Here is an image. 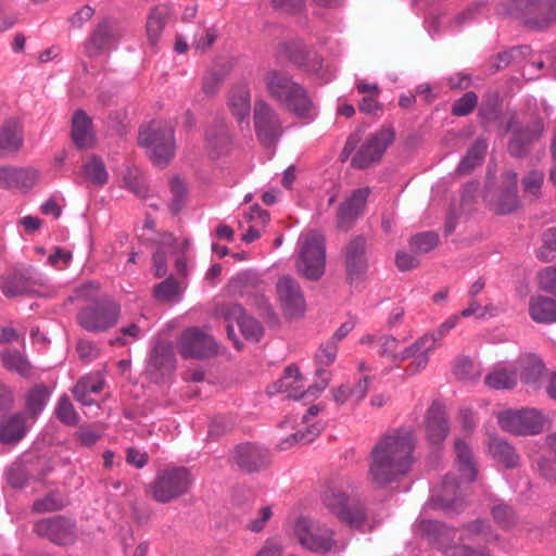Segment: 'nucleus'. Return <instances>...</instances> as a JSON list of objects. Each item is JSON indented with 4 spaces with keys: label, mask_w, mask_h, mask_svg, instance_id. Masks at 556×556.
<instances>
[{
    "label": "nucleus",
    "mask_w": 556,
    "mask_h": 556,
    "mask_svg": "<svg viewBox=\"0 0 556 556\" xmlns=\"http://www.w3.org/2000/svg\"><path fill=\"white\" fill-rule=\"evenodd\" d=\"M536 255L543 262L556 258V227L548 228L542 233V245Z\"/></svg>",
    "instance_id": "nucleus-55"
},
{
    "label": "nucleus",
    "mask_w": 556,
    "mask_h": 556,
    "mask_svg": "<svg viewBox=\"0 0 556 556\" xmlns=\"http://www.w3.org/2000/svg\"><path fill=\"white\" fill-rule=\"evenodd\" d=\"M34 286V278L29 270L14 271L3 278L0 289L7 298H14L31 292Z\"/></svg>",
    "instance_id": "nucleus-34"
},
{
    "label": "nucleus",
    "mask_w": 556,
    "mask_h": 556,
    "mask_svg": "<svg viewBox=\"0 0 556 556\" xmlns=\"http://www.w3.org/2000/svg\"><path fill=\"white\" fill-rule=\"evenodd\" d=\"M497 421L504 431L516 435H534L542 432L544 428L542 414L530 408L502 412Z\"/></svg>",
    "instance_id": "nucleus-13"
},
{
    "label": "nucleus",
    "mask_w": 556,
    "mask_h": 556,
    "mask_svg": "<svg viewBox=\"0 0 556 556\" xmlns=\"http://www.w3.org/2000/svg\"><path fill=\"white\" fill-rule=\"evenodd\" d=\"M177 349L186 359H205L217 354L214 338L198 327H190L180 334Z\"/></svg>",
    "instance_id": "nucleus-14"
},
{
    "label": "nucleus",
    "mask_w": 556,
    "mask_h": 556,
    "mask_svg": "<svg viewBox=\"0 0 556 556\" xmlns=\"http://www.w3.org/2000/svg\"><path fill=\"white\" fill-rule=\"evenodd\" d=\"M535 468L542 478L553 484H556V470L552 460L544 456H540L535 460Z\"/></svg>",
    "instance_id": "nucleus-63"
},
{
    "label": "nucleus",
    "mask_w": 556,
    "mask_h": 556,
    "mask_svg": "<svg viewBox=\"0 0 556 556\" xmlns=\"http://www.w3.org/2000/svg\"><path fill=\"white\" fill-rule=\"evenodd\" d=\"M1 361L5 369L16 371L23 377L33 375L31 365L17 350H7L1 353Z\"/></svg>",
    "instance_id": "nucleus-46"
},
{
    "label": "nucleus",
    "mask_w": 556,
    "mask_h": 556,
    "mask_svg": "<svg viewBox=\"0 0 556 556\" xmlns=\"http://www.w3.org/2000/svg\"><path fill=\"white\" fill-rule=\"evenodd\" d=\"M369 188H359L343 201L337 212V227L343 231L350 230L358 217L363 214Z\"/></svg>",
    "instance_id": "nucleus-21"
},
{
    "label": "nucleus",
    "mask_w": 556,
    "mask_h": 556,
    "mask_svg": "<svg viewBox=\"0 0 556 556\" xmlns=\"http://www.w3.org/2000/svg\"><path fill=\"white\" fill-rule=\"evenodd\" d=\"M421 535L437 549L442 551L448 556L450 548L453 545L457 529L447 527L445 523L435 520H421L418 525Z\"/></svg>",
    "instance_id": "nucleus-22"
},
{
    "label": "nucleus",
    "mask_w": 556,
    "mask_h": 556,
    "mask_svg": "<svg viewBox=\"0 0 556 556\" xmlns=\"http://www.w3.org/2000/svg\"><path fill=\"white\" fill-rule=\"evenodd\" d=\"M323 503L342 523L352 529H361L366 521L367 510L364 503L350 498L340 491L325 492Z\"/></svg>",
    "instance_id": "nucleus-11"
},
{
    "label": "nucleus",
    "mask_w": 556,
    "mask_h": 556,
    "mask_svg": "<svg viewBox=\"0 0 556 556\" xmlns=\"http://www.w3.org/2000/svg\"><path fill=\"white\" fill-rule=\"evenodd\" d=\"M207 142L213 149L219 150L230 142L228 129L223 119H215L205 130Z\"/></svg>",
    "instance_id": "nucleus-49"
},
{
    "label": "nucleus",
    "mask_w": 556,
    "mask_h": 556,
    "mask_svg": "<svg viewBox=\"0 0 556 556\" xmlns=\"http://www.w3.org/2000/svg\"><path fill=\"white\" fill-rule=\"evenodd\" d=\"M125 35L123 25L114 18H103L92 30L85 49L89 56H97L115 47Z\"/></svg>",
    "instance_id": "nucleus-16"
},
{
    "label": "nucleus",
    "mask_w": 556,
    "mask_h": 556,
    "mask_svg": "<svg viewBox=\"0 0 556 556\" xmlns=\"http://www.w3.org/2000/svg\"><path fill=\"white\" fill-rule=\"evenodd\" d=\"M16 189L28 191L39 180L40 173L37 168L33 166L27 167H16Z\"/></svg>",
    "instance_id": "nucleus-57"
},
{
    "label": "nucleus",
    "mask_w": 556,
    "mask_h": 556,
    "mask_svg": "<svg viewBox=\"0 0 556 556\" xmlns=\"http://www.w3.org/2000/svg\"><path fill=\"white\" fill-rule=\"evenodd\" d=\"M430 503L434 508L447 513L453 508L462 507V501L458 498V482L454 476L444 477L441 485L433 491Z\"/></svg>",
    "instance_id": "nucleus-27"
},
{
    "label": "nucleus",
    "mask_w": 556,
    "mask_h": 556,
    "mask_svg": "<svg viewBox=\"0 0 556 556\" xmlns=\"http://www.w3.org/2000/svg\"><path fill=\"white\" fill-rule=\"evenodd\" d=\"M194 478L191 471L182 466H172L160 469L154 480L149 484L152 498L161 504H167L186 495Z\"/></svg>",
    "instance_id": "nucleus-4"
},
{
    "label": "nucleus",
    "mask_w": 556,
    "mask_h": 556,
    "mask_svg": "<svg viewBox=\"0 0 556 556\" xmlns=\"http://www.w3.org/2000/svg\"><path fill=\"white\" fill-rule=\"evenodd\" d=\"M456 460L462 478L472 482L477 478V467L470 447L460 439L455 441Z\"/></svg>",
    "instance_id": "nucleus-41"
},
{
    "label": "nucleus",
    "mask_w": 556,
    "mask_h": 556,
    "mask_svg": "<svg viewBox=\"0 0 556 556\" xmlns=\"http://www.w3.org/2000/svg\"><path fill=\"white\" fill-rule=\"evenodd\" d=\"M450 425L446 419L444 406L434 401L426 416V434L430 444L439 447L447 437Z\"/></svg>",
    "instance_id": "nucleus-25"
},
{
    "label": "nucleus",
    "mask_w": 556,
    "mask_h": 556,
    "mask_svg": "<svg viewBox=\"0 0 556 556\" xmlns=\"http://www.w3.org/2000/svg\"><path fill=\"white\" fill-rule=\"evenodd\" d=\"M175 354L170 343L156 341L150 352L146 375L152 382H160L175 369Z\"/></svg>",
    "instance_id": "nucleus-18"
},
{
    "label": "nucleus",
    "mask_w": 556,
    "mask_h": 556,
    "mask_svg": "<svg viewBox=\"0 0 556 556\" xmlns=\"http://www.w3.org/2000/svg\"><path fill=\"white\" fill-rule=\"evenodd\" d=\"M300 251L295 261L298 273L304 278L317 281L325 274L326 239L324 235L311 231L301 236Z\"/></svg>",
    "instance_id": "nucleus-7"
},
{
    "label": "nucleus",
    "mask_w": 556,
    "mask_h": 556,
    "mask_svg": "<svg viewBox=\"0 0 556 556\" xmlns=\"http://www.w3.org/2000/svg\"><path fill=\"white\" fill-rule=\"evenodd\" d=\"M101 438V434L96 431L91 426H80L78 430L75 432V439L76 441L85 447H90L94 445L99 439Z\"/></svg>",
    "instance_id": "nucleus-61"
},
{
    "label": "nucleus",
    "mask_w": 556,
    "mask_h": 556,
    "mask_svg": "<svg viewBox=\"0 0 556 556\" xmlns=\"http://www.w3.org/2000/svg\"><path fill=\"white\" fill-rule=\"evenodd\" d=\"M66 505V497L60 492H50L33 503V511L38 514L51 513L62 509Z\"/></svg>",
    "instance_id": "nucleus-50"
},
{
    "label": "nucleus",
    "mask_w": 556,
    "mask_h": 556,
    "mask_svg": "<svg viewBox=\"0 0 556 556\" xmlns=\"http://www.w3.org/2000/svg\"><path fill=\"white\" fill-rule=\"evenodd\" d=\"M505 132H510L507 142L508 154L517 160H523L531 155L534 146L540 142L545 134L543 118L536 117L527 125H520L517 113H513L505 126Z\"/></svg>",
    "instance_id": "nucleus-6"
},
{
    "label": "nucleus",
    "mask_w": 556,
    "mask_h": 556,
    "mask_svg": "<svg viewBox=\"0 0 556 556\" xmlns=\"http://www.w3.org/2000/svg\"><path fill=\"white\" fill-rule=\"evenodd\" d=\"M548 372L543 361L536 355L529 354L520 358V380L528 390H541Z\"/></svg>",
    "instance_id": "nucleus-26"
},
{
    "label": "nucleus",
    "mask_w": 556,
    "mask_h": 556,
    "mask_svg": "<svg viewBox=\"0 0 556 556\" xmlns=\"http://www.w3.org/2000/svg\"><path fill=\"white\" fill-rule=\"evenodd\" d=\"M492 516L494 521L503 529H509L516 523V514L514 508L504 503L493 506Z\"/></svg>",
    "instance_id": "nucleus-56"
},
{
    "label": "nucleus",
    "mask_w": 556,
    "mask_h": 556,
    "mask_svg": "<svg viewBox=\"0 0 556 556\" xmlns=\"http://www.w3.org/2000/svg\"><path fill=\"white\" fill-rule=\"evenodd\" d=\"M317 380L314 384L309 386L306 390H302L301 381L303 377L295 365H290L285 369V375L274 383L273 392L288 393V396L294 400L304 397H317L329 384L331 375L324 368L316 370Z\"/></svg>",
    "instance_id": "nucleus-9"
},
{
    "label": "nucleus",
    "mask_w": 556,
    "mask_h": 556,
    "mask_svg": "<svg viewBox=\"0 0 556 556\" xmlns=\"http://www.w3.org/2000/svg\"><path fill=\"white\" fill-rule=\"evenodd\" d=\"M49 392L43 386H36L26 396V409L33 416L37 417L47 404Z\"/></svg>",
    "instance_id": "nucleus-52"
},
{
    "label": "nucleus",
    "mask_w": 556,
    "mask_h": 556,
    "mask_svg": "<svg viewBox=\"0 0 556 556\" xmlns=\"http://www.w3.org/2000/svg\"><path fill=\"white\" fill-rule=\"evenodd\" d=\"M217 313L226 321H236L242 336L249 341L258 342L264 334L261 323L248 315L239 303L222 304L217 307Z\"/></svg>",
    "instance_id": "nucleus-19"
},
{
    "label": "nucleus",
    "mask_w": 556,
    "mask_h": 556,
    "mask_svg": "<svg viewBox=\"0 0 556 556\" xmlns=\"http://www.w3.org/2000/svg\"><path fill=\"white\" fill-rule=\"evenodd\" d=\"M121 316V305L110 295L89 301L78 311L77 324L89 332H104L114 327Z\"/></svg>",
    "instance_id": "nucleus-5"
},
{
    "label": "nucleus",
    "mask_w": 556,
    "mask_h": 556,
    "mask_svg": "<svg viewBox=\"0 0 556 556\" xmlns=\"http://www.w3.org/2000/svg\"><path fill=\"white\" fill-rule=\"evenodd\" d=\"M26 434L25 418L16 414L0 422V441L4 444L15 443Z\"/></svg>",
    "instance_id": "nucleus-43"
},
{
    "label": "nucleus",
    "mask_w": 556,
    "mask_h": 556,
    "mask_svg": "<svg viewBox=\"0 0 556 556\" xmlns=\"http://www.w3.org/2000/svg\"><path fill=\"white\" fill-rule=\"evenodd\" d=\"M369 243L365 236L356 235L349 239L341 250L346 273V282L351 286L365 280L369 269Z\"/></svg>",
    "instance_id": "nucleus-10"
},
{
    "label": "nucleus",
    "mask_w": 556,
    "mask_h": 556,
    "mask_svg": "<svg viewBox=\"0 0 556 556\" xmlns=\"http://www.w3.org/2000/svg\"><path fill=\"white\" fill-rule=\"evenodd\" d=\"M181 293L180 283L173 275L157 283L153 290L155 300L162 303L178 301Z\"/></svg>",
    "instance_id": "nucleus-47"
},
{
    "label": "nucleus",
    "mask_w": 556,
    "mask_h": 556,
    "mask_svg": "<svg viewBox=\"0 0 556 556\" xmlns=\"http://www.w3.org/2000/svg\"><path fill=\"white\" fill-rule=\"evenodd\" d=\"M439 235L434 231L419 232L410 238V248L418 253H428L439 244Z\"/></svg>",
    "instance_id": "nucleus-53"
},
{
    "label": "nucleus",
    "mask_w": 556,
    "mask_h": 556,
    "mask_svg": "<svg viewBox=\"0 0 556 556\" xmlns=\"http://www.w3.org/2000/svg\"><path fill=\"white\" fill-rule=\"evenodd\" d=\"M488 142L484 138H478L467 150L466 155L460 160L455 173L459 176L470 174L477 166L481 165L486 153Z\"/></svg>",
    "instance_id": "nucleus-38"
},
{
    "label": "nucleus",
    "mask_w": 556,
    "mask_h": 556,
    "mask_svg": "<svg viewBox=\"0 0 556 556\" xmlns=\"http://www.w3.org/2000/svg\"><path fill=\"white\" fill-rule=\"evenodd\" d=\"M80 177L96 187H103L109 179L104 162L98 155H91L79 172Z\"/></svg>",
    "instance_id": "nucleus-42"
},
{
    "label": "nucleus",
    "mask_w": 556,
    "mask_h": 556,
    "mask_svg": "<svg viewBox=\"0 0 556 556\" xmlns=\"http://www.w3.org/2000/svg\"><path fill=\"white\" fill-rule=\"evenodd\" d=\"M72 142L80 150H92L98 143L92 118L81 109L72 115Z\"/></svg>",
    "instance_id": "nucleus-24"
},
{
    "label": "nucleus",
    "mask_w": 556,
    "mask_h": 556,
    "mask_svg": "<svg viewBox=\"0 0 556 556\" xmlns=\"http://www.w3.org/2000/svg\"><path fill=\"white\" fill-rule=\"evenodd\" d=\"M541 289L556 295V265L544 269L540 276Z\"/></svg>",
    "instance_id": "nucleus-64"
},
{
    "label": "nucleus",
    "mask_w": 556,
    "mask_h": 556,
    "mask_svg": "<svg viewBox=\"0 0 556 556\" xmlns=\"http://www.w3.org/2000/svg\"><path fill=\"white\" fill-rule=\"evenodd\" d=\"M253 119L258 140L265 147L275 146L282 135V124L278 113L264 100H256Z\"/></svg>",
    "instance_id": "nucleus-15"
},
{
    "label": "nucleus",
    "mask_w": 556,
    "mask_h": 556,
    "mask_svg": "<svg viewBox=\"0 0 556 556\" xmlns=\"http://www.w3.org/2000/svg\"><path fill=\"white\" fill-rule=\"evenodd\" d=\"M264 281L252 270H244L237 274L228 285L229 292L233 295L249 298L255 291L263 289Z\"/></svg>",
    "instance_id": "nucleus-35"
},
{
    "label": "nucleus",
    "mask_w": 556,
    "mask_h": 556,
    "mask_svg": "<svg viewBox=\"0 0 556 556\" xmlns=\"http://www.w3.org/2000/svg\"><path fill=\"white\" fill-rule=\"evenodd\" d=\"M282 105L298 118L314 119L317 115L316 105L302 85L296 87Z\"/></svg>",
    "instance_id": "nucleus-30"
},
{
    "label": "nucleus",
    "mask_w": 556,
    "mask_h": 556,
    "mask_svg": "<svg viewBox=\"0 0 556 556\" xmlns=\"http://www.w3.org/2000/svg\"><path fill=\"white\" fill-rule=\"evenodd\" d=\"M33 531L55 545H66L70 540V519L64 515L42 518L34 523Z\"/></svg>",
    "instance_id": "nucleus-23"
},
{
    "label": "nucleus",
    "mask_w": 556,
    "mask_h": 556,
    "mask_svg": "<svg viewBox=\"0 0 556 556\" xmlns=\"http://www.w3.org/2000/svg\"><path fill=\"white\" fill-rule=\"evenodd\" d=\"M500 8L531 29H546L556 23V0H505Z\"/></svg>",
    "instance_id": "nucleus-2"
},
{
    "label": "nucleus",
    "mask_w": 556,
    "mask_h": 556,
    "mask_svg": "<svg viewBox=\"0 0 556 556\" xmlns=\"http://www.w3.org/2000/svg\"><path fill=\"white\" fill-rule=\"evenodd\" d=\"M531 48L523 45L511 47L503 52L495 54L489 62L491 74L502 71L510 64L522 62L531 54Z\"/></svg>",
    "instance_id": "nucleus-37"
},
{
    "label": "nucleus",
    "mask_w": 556,
    "mask_h": 556,
    "mask_svg": "<svg viewBox=\"0 0 556 556\" xmlns=\"http://www.w3.org/2000/svg\"><path fill=\"white\" fill-rule=\"evenodd\" d=\"M395 140V129L393 126H382L379 130L370 134L359 146L351 160L354 168L363 169L377 163L383 153Z\"/></svg>",
    "instance_id": "nucleus-12"
},
{
    "label": "nucleus",
    "mask_w": 556,
    "mask_h": 556,
    "mask_svg": "<svg viewBox=\"0 0 556 556\" xmlns=\"http://www.w3.org/2000/svg\"><path fill=\"white\" fill-rule=\"evenodd\" d=\"M247 299L249 304L257 311L260 317H262L267 324L275 325L278 323V317L268 299L265 296V286L263 289L255 291Z\"/></svg>",
    "instance_id": "nucleus-48"
},
{
    "label": "nucleus",
    "mask_w": 556,
    "mask_h": 556,
    "mask_svg": "<svg viewBox=\"0 0 556 556\" xmlns=\"http://www.w3.org/2000/svg\"><path fill=\"white\" fill-rule=\"evenodd\" d=\"M104 379L99 371L91 372L84 376L78 380L72 393L76 401L80 402L84 406H91L96 401L91 394H98L103 389Z\"/></svg>",
    "instance_id": "nucleus-33"
},
{
    "label": "nucleus",
    "mask_w": 556,
    "mask_h": 556,
    "mask_svg": "<svg viewBox=\"0 0 556 556\" xmlns=\"http://www.w3.org/2000/svg\"><path fill=\"white\" fill-rule=\"evenodd\" d=\"M124 182L136 195L144 198L148 194V186L137 169H129L124 176Z\"/></svg>",
    "instance_id": "nucleus-60"
},
{
    "label": "nucleus",
    "mask_w": 556,
    "mask_h": 556,
    "mask_svg": "<svg viewBox=\"0 0 556 556\" xmlns=\"http://www.w3.org/2000/svg\"><path fill=\"white\" fill-rule=\"evenodd\" d=\"M224 76L219 72L211 71L208 72L204 78L202 84V90L206 96L213 97L218 92L220 83L223 81Z\"/></svg>",
    "instance_id": "nucleus-62"
},
{
    "label": "nucleus",
    "mask_w": 556,
    "mask_h": 556,
    "mask_svg": "<svg viewBox=\"0 0 556 556\" xmlns=\"http://www.w3.org/2000/svg\"><path fill=\"white\" fill-rule=\"evenodd\" d=\"M23 127L17 121H8L0 130V157L13 155L23 147Z\"/></svg>",
    "instance_id": "nucleus-31"
},
{
    "label": "nucleus",
    "mask_w": 556,
    "mask_h": 556,
    "mask_svg": "<svg viewBox=\"0 0 556 556\" xmlns=\"http://www.w3.org/2000/svg\"><path fill=\"white\" fill-rule=\"evenodd\" d=\"M465 534L460 540L478 541L482 543H494L498 541V534L495 533L485 519H476L467 522L463 527Z\"/></svg>",
    "instance_id": "nucleus-39"
},
{
    "label": "nucleus",
    "mask_w": 556,
    "mask_h": 556,
    "mask_svg": "<svg viewBox=\"0 0 556 556\" xmlns=\"http://www.w3.org/2000/svg\"><path fill=\"white\" fill-rule=\"evenodd\" d=\"M485 383L495 390L511 389L517 384V375L507 369H497L485 377Z\"/></svg>",
    "instance_id": "nucleus-51"
},
{
    "label": "nucleus",
    "mask_w": 556,
    "mask_h": 556,
    "mask_svg": "<svg viewBox=\"0 0 556 556\" xmlns=\"http://www.w3.org/2000/svg\"><path fill=\"white\" fill-rule=\"evenodd\" d=\"M415 439L410 431L399 430L386 435L370 454L369 478L383 486L405 476L412 467Z\"/></svg>",
    "instance_id": "nucleus-1"
},
{
    "label": "nucleus",
    "mask_w": 556,
    "mask_h": 556,
    "mask_svg": "<svg viewBox=\"0 0 556 556\" xmlns=\"http://www.w3.org/2000/svg\"><path fill=\"white\" fill-rule=\"evenodd\" d=\"M276 290L281 306L289 317L303 314L305 300L301 287L294 278L288 275L279 278L276 283Z\"/></svg>",
    "instance_id": "nucleus-20"
},
{
    "label": "nucleus",
    "mask_w": 556,
    "mask_h": 556,
    "mask_svg": "<svg viewBox=\"0 0 556 556\" xmlns=\"http://www.w3.org/2000/svg\"><path fill=\"white\" fill-rule=\"evenodd\" d=\"M293 533L300 545L312 553L327 554L337 545L331 528L306 516L296 518Z\"/></svg>",
    "instance_id": "nucleus-8"
},
{
    "label": "nucleus",
    "mask_w": 556,
    "mask_h": 556,
    "mask_svg": "<svg viewBox=\"0 0 556 556\" xmlns=\"http://www.w3.org/2000/svg\"><path fill=\"white\" fill-rule=\"evenodd\" d=\"M517 178V173L514 170H507L503 174L504 187L498 194L495 208L497 214H510L519 207Z\"/></svg>",
    "instance_id": "nucleus-28"
},
{
    "label": "nucleus",
    "mask_w": 556,
    "mask_h": 556,
    "mask_svg": "<svg viewBox=\"0 0 556 556\" xmlns=\"http://www.w3.org/2000/svg\"><path fill=\"white\" fill-rule=\"evenodd\" d=\"M170 16L172 10L166 4H160L151 9L146 24L147 39L151 48L156 47Z\"/></svg>",
    "instance_id": "nucleus-32"
},
{
    "label": "nucleus",
    "mask_w": 556,
    "mask_h": 556,
    "mask_svg": "<svg viewBox=\"0 0 556 556\" xmlns=\"http://www.w3.org/2000/svg\"><path fill=\"white\" fill-rule=\"evenodd\" d=\"M489 452L496 462L503 464L506 468H516L519 465V455L515 447L502 438H491Z\"/></svg>",
    "instance_id": "nucleus-40"
},
{
    "label": "nucleus",
    "mask_w": 556,
    "mask_h": 556,
    "mask_svg": "<svg viewBox=\"0 0 556 556\" xmlns=\"http://www.w3.org/2000/svg\"><path fill=\"white\" fill-rule=\"evenodd\" d=\"M138 142L155 166H167L175 155L174 128L169 124L152 122L147 127L140 128Z\"/></svg>",
    "instance_id": "nucleus-3"
},
{
    "label": "nucleus",
    "mask_w": 556,
    "mask_h": 556,
    "mask_svg": "<svg viewBox=\"0 0 556 556\" xmlns=\"http://www.w3.org/2000/svg\"><path fill=\"white\" fill-rule=\"evenodd\" d=\"M270 7L279 13L299 15L306 10V0H270Z\"/></svg>",
    "instance_id": "nucleus-59"
},
{
    "label": "nucleus",
    "mask_w": 556,
    "mask_h": 556,
    "mask_svg": "<svg viewBox=\"0 0 556 556\" xmlns=\"http://www.w3.org/2000/svg\"><path fill=\"white\" fill-rule=\"evenodd\" d=\"M544 181V174L539 169L530 170L521 180L525 193L539 198Z\"/></svg>",
    "instance_id": "nucleus-58"
},
{
    "label": "nucleus",
    "mask_w": 556,
    "mask_h": 556,
    "mask_svg": "<svg viewBox=\"0 0 556 556\" xmlns=\"http://www.w3.org/2000/svg\"><path fill=\"white\" fill-rule=\"evenodd\" d=\"M477 105V93L473 91H467L453 102L451 113L453 116L457 117L468 116L475 111Z\"/></svg>",
    "instance_id": "nucleus-54"
},
{
    "label": "nucleus",
    "mask_w": 556,
    "mask_h": 556,
    "mask_svg": "<svg viewBox=\"0 0 556 556\" xmlns=\"http://www.w3.org/2000/svg\"><path fill=\"white\" fill-rule=\"evenodd\" d=\"M265 84L270 97L281 104L292 96L296 87L300 85L294 81L289 74L278 71L267 73L265 76Z\"/></svg>",
    "instance_id": "nucleus-29"
},
{
    "label": "nucleus",
    "mask_w": 556,
    "mask_h": 556,
    "mask_svg": "<svg viewBox=\"0 0 556 556\" xmlns=\"http://www.w3.org/2000/svg\"><path fill=\"white\" fill-rule=\"evenodd\" d=\"M231 457L233 463L247 473L265 470L270 463L269 452L257 443L252 442L236 445Z\"/></svg>",
    "instance_id": "nucleus-17"
},
{
    "label": "nucleus",
    "mask_w": 556,
    "mask_h": 556,
    "mask_svg": "<svg viewBox=\"0 0 556 556\" xmlns=\"http://www.w3.org/2000/svg\"><path fill=\"white\" fill-rule=\"evenodd\" d=\"M229 106L239 121L250 115V90L247 86H238L230 91Z\"/></svg>",
    "instance_id": "nucleus-45"
},
{
    "label": "nucleus",
    "mask_w": 556,
    "mask_h": 556,
    "mask_svg": "<svg viewBox=\"0 0 556 556\" xmlns=\"http://www.w3.org/2000/svg\"><path fill=\"white\" fill-rule=\"evenodd\" d=\"M529 315L540 324L556 323V300L543 295L532 296L529 301Z\"/></svg>",
    "instance_id": "nucleus-36"
},
{
    "label": "nucleus",
    "mask_w": 556,
    "mask_h": 556,
    "mask_svg": "<svg viewBox=\"0 0 556 556\" xmlns=\"http://www.w3.org/2000/svg\"><path fill=\"white\" fill-rule=\"evenodd\" d=\"M501 108V99L497 91L485 93L478 110V118L482 127L488 128L489 125L498 118Z\"/></svg>",
    "instance_id": "nucleus-44"
}]
</instances>
